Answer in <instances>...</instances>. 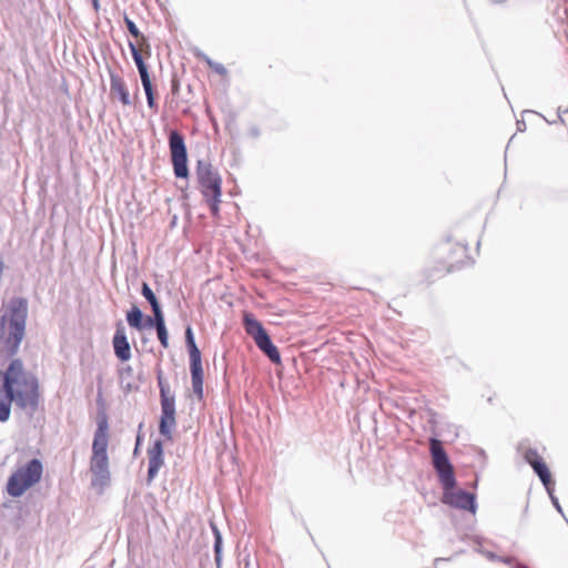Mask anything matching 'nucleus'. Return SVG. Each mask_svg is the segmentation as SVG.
Returning a JSON list of instances; mask_svg holds the SVG:
<instances>
[{
  "label": "nucleus",
  "mask_w": 568,
  "mask_h": 568,
  "mask_svg": "<svg viewBox=\"0 0 568 568\" xmlns=\"http://www.w3.org/2000/svg\"><path fill=\"white\" fill-rule=\"evenodd\" d=\"M243 326L247 335H250L258 349L273 363L281 364V353L274 345L270 334L263 324L250 312L243 314Z\"/></svg>",
  "instance_id": "obj_4"
},
{
  "label": "nucleus",
  "mask_w": 568,
  "mask_h": 568,
  "mask_svg": "<svg viewBox=\"0 0 568 568\" xmlns=\"http://www.w3.org/2000/svg\"><path fill=\"white\" fill-rule=\"evenodd\" d=\"M258 567V564L255 562V565L252 562L251 560V556L250 555H245L243 560H242V564L240 566V568H256Z\"/></svg>",
  "instance_id": "obj_36"
},
{
  "label": "nucleus",
  "mask_w": 568,
  "mask_h": 568,
  "mask_svg": "<svg viewBox=\"0 0 568 568\" xmlns=\"http://www.w3.org/2000/svg\"><path fill=\"white\" fill-rule=\"evenodd\" d=\"M125 320L130 327L136 331L143 329L142 323L144 320V314L139 306L132 305L131 308L126 312Z\"/></svg>",
  "instance_id": "obj_18"
},
{
  "label": "nucleus",
  "mask_w": 568,
  "mask_h": 568,
  "mask_svg": "<svg viewBox=\"0 0 568 568\" xmlns=\"http://www.w3.org/2000/svg\"><path fill=\"white\" fill-rule=\"evenodd\" d=\"M151 310H152V313H153L152 317L154 318V322L156 323V328L158 327L166 326L161 304L158 305V306L151 307Z\"/></svg>",
  "instance_id": "obj_25"
},
{
  "label": "nucleus",
  "mask_w": 568,
  "mask_h": 568,
  "mask_svg": "<svg viewBox=\"0 0 568 568\" xmlns=\"http://www.w3.org/2000/svg\"><path fill=\"white\" fill-rule=\"evenodd\" d=\"M185 344L190 356V364L202 363L201 351L199 349L193 329L190 325L186 326L185 332Z\"/></svg>",
  "instance_id": "obj_16"
},
{
  "label": "nucleus",
  "mask_w": 568,
  "mask_h": 568,
  "mask_svg": "<svg viewBox=\"0 0 568 568\" xmlns=\"http://www.w3.org/2000/svg\"><path fill=\"white\" fill-rule=\"evenodd\" d=\"M222 193L210 194L209 196H203L205 202L210 207V212L212 216L217 217L220 215V203H221Z\"/></svg>",
  "instance_id": "obj_21"
},
{
  "label": "nucleus",
  "mask_w": 568,
  "mask_h": 568,
  "mask_svg": "<svg viewBox=\"0 0 568 568\" xmlns=\"http://www.w3.org/2000/svg\"><path fill=\"white\" fill-rule=\"evenodd\" d=\"M465 262L460 261V260H457V261H453V260H449V261H446L445 262V272L446 273H450V272H454L456 270H459L464 266Z\"/></svg>",
  "instance_id": "obj_31"
},
{
  "label": "nucleus",
  "mask_w": 568,
  "mask_h": 568,
  "mask_svg": "<svg viewBox=\"0 0 568 568\" xmlns=\"http://www.w3.org/2000/svg\"><path fill=\"white\" fill-rule=\"evenodd\" d=\"M156 381H158V386H159V390H160V394H163V393H169L170 392V386L169 384L164 381L163 378V372L162 369H158L156 372Z\"/></svg>",
  "instance_id": "obj_30"
},
{
  "label": "nucleus",
  "mask_w": 568,
  "mask_h": 568,
  "mask_svg": "<svg viewBox=\"0 0 568 568\" xmlns=\"http://www.w3.org/2000/svg\"><path fill=\"white\" fill-rule=\"evenodd\" d=\"M516 125H517V131H519V132L526 131V122L524 120H517Z\"/></svg>",
  "instance_id": "obj_41"
},
{
  "label": "nucleus",
  "mask_w": 568,
  "mask_h": 568,
  "mask_svg": "<svg viewBox=\"0 0 568 568\" xmlns=\"http://www.w3.org/2000/svg\"><path fill=\"white\" fill-rule=\"evenodd\" d=\"M467 245L456 244L452 251L459 257H466V260H469V257L467 256Z\"/></svg>",
  "instance_id": "obj_33"
},
{
  "label": "nucleus",
  "mask_w": 568,
  "mask_h": 568,
  "mask_svg": "<svg viewBox=\"0 0 568 568\" xmlns=\"http://www.w3.org/2000/svg\"><path fill=\"white\" fill-rule=\"evenodd\" d=\"M169 150L174 176L176 179L187 180L190 176V170L187 164L185 138L175 129H172L169 132Z\"/></svg>",
  "instance_id": "obj_5"
},
{
  "label": "nucleus",
  "mask_w": 568,
  "mask_h": 568,
  "mask_svg": "<svg viewBox=\"0 0 568 568\" xmlns=\"http://www.w3.org/2000/svg\"><path fill=\"white\" fill-rule=\"evenodd\" d=\"M142 325H143V329L144 328H155L156 329V323L154 322V318L150 315H144Z\"/></svg>",
  "instance_id": "obj_35"
},
{
  "label": "nucleus",
  "mask_w": 568,
  "mask_h": 568,
  "mask_svg": "<svg viewBox=\"0 0 568 568\" xmlns=\"http://www.w3.org/2000/svg\"><path fill=\"white\" fill-rule=\"evenodd\" d=\"M124 24L126 27L128 32L135 39H144V36L141 33L135 22L131 20L126 14L124 16Z\"/></svg>",
  "instance_id": "obj_23"
},
{
  "label": "nucleus",
  "mask_w": 568,
  "mask_h": 568,
  "mask_svg": "<svg viewBox=\"0 0 568 568\" xmlns=\"http://www.w3.org/2000/svg\"><path fill=\"white\" fill-rule=\"evenodd\" d=\"M121 387L125 393H130L133 389H138L139 386L133 383V381H125V383H121Z\"/></svg>",
  "instance_id": "obj_37"
},
{
  "label": "nucleus",
  "mask_w": 568,
  "mask_h": 568,
  "mask_svg": "<svg viewBox=\"0 0 568 568\" xmlns=\"http://www.w3.org/2000/svg\"><path fill=\"white\" fill-rule=\"evenodd\" d=\"M483 556H485L489 561H498L499 560V556L489 550H485Z\"/></svg>",
  "instance_id": "obj_39"
},
{
  "label": "nucleus",
  "mask_w": 568,
  "mask_h": 568,
  "mask_svg": "<svg viewBox=\"0 0 568 568\" xmlns=\"http://www.w3.org/2000/svg\"><path fill=\"white\" fill-rule=\"evenodd\" d=\"M142 428H143V423H140L139 428H138L136 438H135L134 455H136L139 453V449L143 443L144 436L142 434Z\"/></svg>",
  "instance_id": "obj_32"
},
{
  "label": "nucleus",
  "mask_w": 568,
  "mask_h": 568,
  "mask_svg": "<svg viewBox=\"0 0 568 568\" xmlns=\"http://www.w3.org/2000/svg\"><path fill=\"white\" fill-rule=\"evenodd\" d=\"M92 7L95 12H99L100 10V1L99 0H91Z\"/></svg>",
  "instance_id": "obj_42"
},
{
  "label": "nucleus",
  "mask_w": 568,
  "mask_h": 568,
  "mask_svg": "<svg viewBox=\"0 0 568 568\" xmlns=\"http://www.w3.org/2000/svg\"><path fill=\"white\" fill-rule=\"evenodd\" d=\"M498 561L511 566L513 568H529L525 564L517 561L513 556H499Z\"/></svg>",
  "instance_id": "obj_27"
},
{
  "label": "nucleus",
  "mask_w": 568,
  "mask_h": 568,
  "mask_svg": "<svg viewBox=\"0 0 568 568\" xmlns=\"http://www.w3.org/2000/svg\"><path fill=\"white\" fill-rule=\"evenodd\" d=\"M161 415L159 419V433L166 440H173V432L176 428L175 395L169 393L160 394Z\"/></svg>",
  "instance_id": "obj_8"
},
{
  "label": "nucleus",
  "mask_w": 568,
  "mask_h": 568,
  "mask_svg": "<svg viewBox=\"0 0 568 568\" xmlns=\"http://www.w3.org/2000/svg\"><path fill=\"white\" fill-rule=\"evenodd\" d=\"M210 527L213 534V551L216 568H222V552H223V536L217 525L213 521L210 523Z\"/></svg>",
  "instance_id": "obj_17"
},
{
  "label": "nucleus",
  "mask_w": 568,
  "mask_h": 568,
  "mask_svg": "<svg viewBox=\"0 0 568 568\" xmlns=\"http://www.w3.org/2000/svg\"><path fill=\"white\" fill-rule=\"evenodd\" d=\"M546 491L551 500L552 506L556 508V510L559 514H561L565 517L561 505H560L558 498L555 496V486H551V488H546Z\"/></svg>",
  "instance_id": "obj_29"
},
{
  "label": "nucleus",
  "mask_w": 568,
  "mask_h": 568,
  "mask_svg": "<svg viewBox=\"0 0 568 568\" xmlns=\"http://www.w3.org/2000/svg\"><path fill=\"white\" fill-rule=\"evenodd\" d=\"M148 458L146 483L150 485L158 476L161 467L164 465V446L161 439H155L148 448Z\"/></svg>",
  "instance_id": "obj_10"
},
{
  "label": "nucleus",
  "mask_w": 568,
  "mask_h": 568,
  "mask_svg": "<svg viewBox=\"0 0 568 568\" xmlns=\"http://www.w3.org/2000/svg\"><path fill=\"white\" fill-rule=\"evenodd\" d=\"M108 73L110 77L111 93L115 94L123 105H131V97L123 78L111 68H108Z\"/></svg>",
  "instance_id": "obj_13"
},
{
  "label": "nucleus",
  "mask_w": 568,
  "mask_h": 568,
  "mask_svg": "<svg viewBox=\"0 0 568 568\" xmlns=\"http://www.w3.org/2000/svg\"><path fill=\"white\" fill-rule=\"evenodd\" d=\"M29 303L26 297L12 296L0 310V352L11 358L0 371V423L9 420L11 406L32 417L41 399L37 375L27 371L22 359L16 358L26 335Z\"/></svg>",
  "instance_id": "obj_1"
},
{
  "label": "nucleus",
  "mask_w": 568,
  "mask_h": 568,
  "mask_svg": "<svg viewBox=\"0 0 568 568\" xmlns=\"http://www.w3.org/2000/svg\"><path fill=\"white\" fill-rule=\"evenodd\" d=\"M557 113H558V116H557V120H555V121H548L545 116H542V118L549 124H554V123H557V122H559L561 124H565V119L562 118V114H567L568 113V106L566 109L558 108Z\"/></svg>",
  "instance_id": "obj_34"
},
{
  "label": "nucleus",
  "mask_w": 568,
  "mask_h": 568,
  "mask_svg": "<svg viewBox=\"0 0 568 568\" xmlns=\"http://www.w3.org/2000/svg\"><path fill=\"white\" fill-rule=\"evenodd\" d=\"M112 346L114 355L120 362L124 363L131 358V346L128 341L125 327L121 321L115 325V332L112 337Z\"/></svg>",
  "instance_id": "obj_12"
},
{
  "label": "nucleus",
  "mask_w": 568,
  "mask_h": 568,
  "mask_svg": "<svg viewBox=\"0 0 568 568\" xmlns=\"http://www.w3.org/2000/svg\"><path fill=\"white\" fill-rule=\"evenodd\" d=\"M261 132L260 129L256 125H252L248 129V135L253 139H257L260 136Z\"/></svg>",
  "instance_id": "obj_38"
},
{
  "label": "nucleus",
  "mask_w": 568,
  "mask_h": 568,
  "mask_svg": "<svg viewBox=\"0 0 568 568\" xmlns=\"http://www.w3.org/2000/svg\"><path fill=\"white\" fill-rule=\"evenodd\" d=\"M97 429L92 443V456H108L109 417L101 393L97 398Z\"/></svg>",
  "instance_id": "obj_7"
},
{
  "label": "nucleus",
  "mask_w": 568,
  "mask_h": 568,
  "mask_svg": "<svg viewBox=\"0 0 568 568\" xmlns=\"http://www.w3.org/2000/svg\"><path fill=\"white\" fill-rule=\"evenodd\" d=\"M196 55L202 61H204L207 64V67L210 69H212L215 73H217L220 75H226L227 74V70H226V68L222 63L212 60L209 55H206L203 52H200Z\"/></svg>",
  "instance_id": "obj_20"
},
{
  "label": "nucleus",
  "mask_w": 568,
  "mask_h": 568,
  "mask_svg": "<svg viewBox=\"0 0 568 568\" xmlns=\"http://www.w3.org/2000/svg\"><path fill=\"white\" fill-rule=\"evenodd\" d=\"M133 375H134V371H133L132 366H130V365L123 366L119 371L120 383H125V381H133Z\"/></svg>",
  "instance_id": "obj_26"
},
{
  "label": "nucleus",
  "mask_w": 568,
  "mask_h": 568,
  "mask_svg": "<svg viewBox=\"0 0 568 568\" xmlns=\"http://www.w3.org/2000/svg\"><path fill=\"white\" fill-rule=\"evenodd\" d=\"M444 560H447V559H446V558H436V559H435V565H436L437 562H439V561H444Z\"/></svg>",
  "instance_id": "obj_43"
},
{
  "label": "nucleus",
  "mask_w": 568,
  "mask_h": 568,
  "mask_svg": "<svg viewBox=\"0 0 568 568\" xmlns=\"http://www.w3.org/2000/svg\"><path fill=\"white\" fill-rule=\"evenodd\" d=\"M524 459L527 464L530 465L534 473L538 476L541 484L544 485L545 489L555 486L551 473L546 462L542 459V457L539 456L537 449L528 448L524 454Z\"/></svg>",
  "instance_id": "obj_9"
},
{
  "label": "nucleus",
  "mask_w": 568,
  "mask_h": 568,
  "mask_svg": "<svg viewBox=\"0 0 568 568\" xmlns=\"http://www.w3.org/2000/svg\"><path fill=\"white\" fill-rule=\"evenodd\" d=\"M179 89H180V82H179V80L176 78H173L172 81H171L172 94H178Z\"/></svg>",
  "instance_id": "obj_40"
},
{
  "label": "nucleus",
  "mask_w": 568,
  "mask_h": 568,
  "mask_svg": "<svg viewBox=\"0 0 568 568\" xmlns=\"http://www.w3.org/2000/svg\"><path fill=\"white\" fill-rule=\"evenodd\" d=\"M155 331H156V335H158V338H159L162 347L168 348L169 347V332H168L166 326L158 327Z\"/></svg>",
  "instance_id": "obj_28"
},
{
  "label": "nucleus",
  "mask_w": 568,
  "mask_h": 568,
  "mask_svg": "<svg viewBox=\"0 0 568 568\" xmlns=\"http://www.w3.org/2000/svg\"><path fill=\"white\" fill-rule=\"evenodd\" d=\"M191 379H192V389L194 395L199 400L203 399L204 390H203V366L202 363L190 364Z\"/></svg>",
  "instance_id": "obj_15"
},
{
  "label": "nucleus",
  "mask_w": 568,
  "mask_h": 568,
  "mask_svg": "<svg viewBox=\"0 0 568 568\" xmlns=\"http://www.w3.org/2000/svg\"><path fill=\"white\" fill-rule=\"evenodd\" d=\"M195 176L202 196L222 193L221 174L219 170L213 166L210 159L203 158L196 161Z\"/></svg>",
  "instance_id": "obj_6"
},
{
  "label": "nucleus",
  "mask_w": 568,
  "mask_h": 568,
  "mask_svg": "<svg viewBox=\"0 0 568 568\" xmlns=\"http://www.w3.org/2000/svg\"><path fill=\"white\" fill-rule=\"evenodd\" d=\"M43 474L39 458H32L13 471L7 481V493L13 498L21 497L30 487L38 484Z\"/></svg>",
  "instance_id": "obj_3"
},
{
  "label": "nucleus",
  "mask_w": 568,
  "mask_h": 568,
  "mask_svg": "<svg viewBox=\"0 0 568 568\" xmlns=\"http://www.w3.org/2000/svg\"><path fill=\"white\" fill-rule=\"evenodd\" d=\"M142 87L146 97L148 106L156 113L159 110V105L155 100V91L152 81L142 83Z\"/></svg>",
  "instance_id": "obj_19"
},
{
  "label": "nucleus",
  "mask_w": 568,
  "mask_h": 568,
  "mask_svg": "<svg viewBox=\"0 0 568 568\" xmlns=\"http://www.w3.org/2000/svg\"><path fill=\"white\" fill-rule=\"evenodd\" d=\"M128 47L130 49L131 55L133 58V61H134V63H135V65L138 68V71H139V74H140V79H141V83L151 82L149 67L145 63V61H144L142 54H141V51L138 48V45L133 41L129 40L128 41Z\"/></svg>",
  "instance_id": "obj_14"
},
{
  "label": "nucleus",
  "mask_w": 568,
  "mask_h": 568,
  "mask_svg": "<svg viewBox=\"0 0 568 568\" xmlns=\"http://www.w3.org/2000/svg\"><path fill=\"white\" fill-rule=\"evenodd\" d=\"M429 424L433 428L436 426V413L429 410ZM434 436L429 438V453L432 457V465L437 474L438 480L443 488L442 501L455 509L468 511L473 515L477 511L476 495L465 489H456V476L454 466L450 463L449 456L445 450L443 443L437 438V433L433 429Z\"/></svg>",
  "instance_id": "obj_2"
},
{
  "label": "nucleus",
  "mask_w": 568,
  "mask_h": 568,
  "mask_svg": "<svg viewBox=\"0 0 568 568\" xmlns=\"http://www.w3.org/2000/svg\"><path fill=\"white\" fill-rule=\"evenodd\" d=\"M468 539L475 545L474 550L480 555H484V552L486 550L484 548V544L488 542V540H486L484 537L478 536V535L469 536Z\"/></svg>",
  "instance_id": "obj_24"
},
{
  "label": "nucleus",
  "mask_w": 568,
  "mask_h": 568,
  "mask_svg": "<svg viewBox=\"0 0 568 568\" xmlns=\"http://www.w3.org/2000/svg\"><path fill=\"white\" fill-rule=\"evenodd\" d=\"M90 470L93 475L91 484L97 487H105L110 484L111 474L108 456H91Z\"/></svg>",
  "instance_id": "obj_11"
},
{
  "label": "nucleus",
  "mask_w": 568,
  "mask_h": 568,
  "mask_svg": "<svg viewBox=\"0 0 568 568\" xmlns=\"http://www.w3.org/2000/svg\"><path fill=\"white\" fill-rule=\"evenodd\" d=\"M141 294L146 300L151 307L160 305V302L155 293L152 291V288L146 282H142Z\"/></svg>",
  "instance_id": "obj_22"
}]
</instances>
